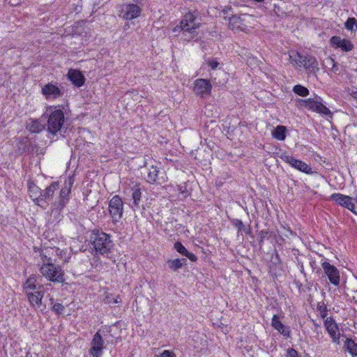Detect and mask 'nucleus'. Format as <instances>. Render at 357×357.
Here are the masks:
<instances>
[{
	"label": "nucleus",
	"mask_w": 357,
	"mask_h": 357,
	"mask_svg": "<svg viewBox=\"0 0 357 357\" xmlns=\"http://www.w3.org/2000/svg\"><path fill=\"white\" fill-rule=\"evenodd\" d=\"M318 310L319 311V313H320V317L323 319H325L327 316V308H326V306L323 305H319L318 307Z\"/></svg>",
	"instance_id": "obj_41"
},
{
	"label": "nucleus",
	"mask_w": 357,
	"mask_h": 357,
	"mask_svg": "<svg viewBox=\"0 0 357 357\" xmlns=\"http://www.w3.org/2000/svg\"><path fill=\"white\" fill-rule=\"evenodd\" d=\"M344 347L348 352L354 357L357 356V343L352 339H347L344 343Z\"/></svg>",
	"instance_id": "obj_31"
},
{
	"label": "nucleus",
	"mask_w": 357,
	"mask_h": 357,
	"mask_svg": "<svg viewBox=\"0 0 357 357\" xmlns=\"http://www.w3.org/2000/svg\"><path fill=\"white\" fill-rule=\"evenodd\" d=\"M231 10V6H225V8L222 10V13L224 15L228 14Z\"/></svg>",
	"instance_id": "obj_46"
},
{
	"label": "nucleus",
	"mask_w": 357,
	"mask_h": 357,
	"mask_svg": "<svg viewBox=\"0 0 357 357\" xmlns=\"http://www.w3.org/2000/svg\"><path fill=\"white\" fill-rule=\"evenodd\" d=\"M109 213L112 222L116 224L119 222L123 214V202L119 195H114L109 202Z\"/></svg>",
	"instance_id": "obj_9"
},
{
	"label": "nucleus",
	"mask_w": 357,
	"mask_h": 357,
	"mask_svg": "<svg viewBox=\"0 0 357 357\" xmlns=\"http://www.w3.org/2000/svg\"><path fill=\"white\" fill-rule=\"evenodd\" d=\"M298 264L299 265V268H300V271L301 273H304V266H303V262L300 261L298 259Z\"/></svg>",
	"instance_id": "obj_48"
},
{
	"label": "nucleus",
	"mask_w": 357,
	"mask_h": 357,
	"mask_svg": "<svg viewBox=\"0 0 357 357\" xmlns=\"http://www.w3.org/2000/svg\"><path fill=\"white\" fill-rule=\"evenodd\" d=\"M240 17L233 15L231 17H229V28L230 29L234 30L236 28H238V24L239 23Z\"/></svg>",
	"instance_id": "obj_36"
},
{
	"label": "nucleus",
	"mask_w": 357,
	"mask_h": 357,
	"mask_svg": "<svg viewBox=\"0 0 357 357\" xmlns=\"http://www.w3.org/2000/svg\"><path fill=\"white\" fill-rule=\"evenodd\" d=\"M325 66L326 68H327L328 70H330V68L332 67V64H327L326 62H325Z\"/></svg>",
	"instance_id": "obj_49"
},
{
	"label": "nucleus",
	"mask_w": 357,
	"mask_h": 357,
	"mask_svg": "<svg viewBox=\"0 0 357 357\" xmlns=\"http://www.w3.org/2000/svg\"><path fill=\"white\" fill-rule=\"evenodd\" d=\"M89 241L96 252L106 256L112 252L114 243L109 234L99 229H93L91 231Z\"/></svg>",
	"instance_id": "obj_3"
},
{
	"label": "nucleus",
	"mask_w": 357,
	"mask_h": 357,
	"mask_svg": "<svg viewBox=\"0 0 357 357\" xmlns=\"http://www.w3.org/2000/svg\"><path fill=\"white\" fill-rule=\"evenodd\" d=\"M68 78L77 87L82 86L85 82L84 76L77 70L70 69L68 73Z\"/></svg>",
	"instance_id": "obj_22"
},
{
	"label": "nucleus",
	"mask_w": 357,
	"mask_h": 357,
	"mask_svg": "<svg viewBox=\"0 0 357 357\" xmlns=\"http://www.w3.org/2000/svg\"><path fill=\"white\" fill-rule=\"evenodd\" d=\"M286 357H301L298 352L294 348H288L286 350Z\"/></svg>",
	"instance_id": "obj_40"
},
{
	"label": "nucleus",
	"mask_w": 357,
	"mask_h": 357,
	"mask_svg": "<svg viewBox=\"0 0 357 357\" xmlns=\"http://www.w3.org/2000/svg\"><path fill=\"white\" fill-rule=\"evenodd\" d=\"M287 128L284 126H278L273 131V137L280 141H284L286 138Z\"/></svg>",
	"instance_id": "obj_29"
},
{
	"label": "nucleus",
	"mask_w": 357,
	"mask_h": 357,
	"mask_svg": "<svg viewBox=\"0 0 357 357\" xmlns=\"http://www.w3.org/2000/svg\"><path fill=\"white\" fill-rule=\"evenodd\" d=\"M29 192L33 202L38 205L41 196V190L33 183H29Z\"/></svg>",
	"instance_id": "obj_27"
},
{
	"label": "nucleus",
	"mask_w": 357,
	"mask_h": 357,
	"mask_svg": "<svg viewBox=\"0 0 357 357\" xmlns=\"http://www.w3.org/2000/svg\"><path fill=\"white\" fill-rule=\"evenodd\" d=\"M26 128L31 132L38 133L45 129V125L38 119H30L26 123Z\"/></svg>",
	"instance_id": "obj_25"
},
{
	"label": "nucleus",
	"mask_w": 357,
	"mask_h": 357,
	"mask_svg": "<svg viewBox=\"0 0 357 357\" xmlns=\"http://www.w3.org/2000/svg\"><path fill=\"white\" fill-rule=\"evenodd\" d=\"M159 167L151 165L150 167H146V176L145 179L149 183H159Z\"/></svg>",
	"instance_id": "obj_23"
},
{
	"label": "nucleus",
	"mask_w": 357,
	"mask_h": 357,
	"mask_svg": "<svg viewBox=\"0 0 357 357\" xmlns=\"http://www.w3.org/2000/svg\"><path fill=\"white\" fill-rule=\"evenodd\" d=\"M309 100H310V98L305 99V100L298 98L296 100V105L298 107L307 109L308 103H309Z\"/></svg>",
	"instance_id": "obj_39"
},
{
	"label": "nucleus",
	"mask_w": 357,
	"mask_h": 357,
	"mask_svg": "<svg viewBox=\"0 0 357 357\" xmlns=\"http://www.w3.org/2000/svg\"><path fill=\"white\" fill-rule=\"evenodd\" d=\"M307 109L308 110L317 112L321 115L332 117L331 110L321 103V99L319 97L310 98Z\"/></svg>",
	"instance_id": "obj_16"
},
{
	"label": "nucleus",
	"mask_w": 357,
	"mask_h": 357,
	"mask_svg": "<svg viewBox=\"0 0 357 357\" xmlns=\"http://www.w3.org/2000/svg\"><path fill=\"white\" fill-rule=\"evenodd\" d=\"M48 112L47 130L50 134L55 135L63 128L65 122L64 113L63 110L53 107H50Z\"/></svg>",
	"instance_id": "obj_5"
},
{
	"label": "nucleus",
	"mask_w": 357,
	"mask_h": 357,
	"mask_svg": "<svg viewBox=\"0 0 357 357\" xmlns=\"http://www.w3.org/2000/svg\"><path fill=\"white\" fill-rule=\"evenodd\" d=\"M116 8L119 17L128 21L139 17L142 11V7L134 3H123L119 5Z\"/></svg>",
	"instance_id": "obj_7"
},
{
	"label": "nucleus",
	"mask_w": 357,
	"mask_h": 357,
	"mask_svg": "<svg viewBox=\"0 0 357 357\" xmlns=\"http://www.w3.org/2000/svg\"><path fill=\"white\" fill-rule=\"evenodd\" d=\"M326 63L327 64H332V67L330 68V70L333 73L337 74L339 71L338 63L331 57H328L326 59Z\"/></svg>",
	"instance_id": "obj_37"
},
{
	"label": "nucleus",
	"mask_w": 357,
	"mask_h": 357,
	"mask_svg": "<svg viewBox=\"0 0 357 357\" xmlns=\"http://www.w3.org/2000/svg\"><path fill=\"white\" fill-rule=\"evenodd\" d=\"M329 42L332 47L340 49L342 52H351L354 48V45L350 40L337 36L331 37Z\"/></svg>",
	"instance_id": "obj_17"
},
{
	"label": "nucleus",
	"mask_w": 357,
	"mask_h": 357,
	"mask_svg": "<svg viewBox=\"0 0 357 357\" xmlns=\"http://www.w3.org/2000/svg\"><path fill=\"white\" fill-rule=\"evenodd\" d=\"M179 191H180L181 193H184V192H185V191L183 190V189H182V188H181V187L180 188Z\"/></svg>",
	"instance_id": "obj_50"
},
{
	"label": "nucleus",
	"mask_w": 357,
	"mask_h": 357,
	"mask_svg": "<svg viewBox=\"0 0 357 357\" xmlns=\"http://www.w3.org/2000/svg\"><path fill=\"white\" fill-rule=\"evenodd\" d=\"M324 325L331 338L332 342L340 344V333L335 320L333 317H327L324 321Z\"/></svg>",
	"instance_id": "obj_13"
},
{
	"label": "nucleus",
	"mask_w": 357,
	"mask_h": 357,
	"mask_svg": "<svg viewBox=\"0 0 357 357\" xmlns=\"http://www.w3.org/2000/svg\"><path fill=\"white\" fill-rule=\"evenodd\" d=\"M269 236L270 231L268 230H261L258 233L257 240L260 248L263 246L264 239L268 238Z\"/></svg>",
	"instance_id": "obj_35"
},
{
	"label": "nucleus",
	"mask_w": 357,
	"mask_h": 357,
	"mask_svg": "<svg viewBox=\"0 0 357 357\" xmlns=\"http://www.w3.org/2000/svg\"><path fill=\"white\" fill-rule=\"evenodd\" d=\"M50 301L51 302V304L52 305V310L58 314H61L64 310V306L59 303H54L53 298H50Z\"/></svg>",
	"instance_id": "obj_34"
},
{
	"label": "nucleus",
	"mask_w": 357,
	"mask_h": 357,
	"mask_svg": "<svg viewBox=\"0 0 357 357\" xmlns=\"http://www.w3.org/2000/svg\"><path fill=\"white\" fill-rule=\"evenodd\" d=\"M173 32L176 33V32H180V31H183V26H182V24L180 23V25H177L176 26L174 29H173ZM183 38H185V37L183 36Z\"/></svg>",
	"instance_id": "obj_45"
},
{
	"label": "nucleus",
	"mask_w": 357,
	"mask_h": 357,
	"mask_svg": "<svg viewBox=\"0 0 357 357\" xmlns=\"http://www.w3.org/2000/svg\"><path fill=\"white\" fill-rule=\"evenodd\" d=\"M41 92L47 100H54L63 95L61 89L52 83L44 85L42 87Z\"/></svg>",
	"instance_id": "obj_19"
},
{
	"label": "nucleus",
	"mask_w": 357,
	"mask_h": 357,
	"mask_svg": "<svg viewBox=\"0 0 357 357\" xmlns=\"http://www.w3.org/2000/svg\"><path fill=\"white\" fill-rule=\"evenodd\" d=\"M208 65L211 69L215 70L219 66V62L216 59H212L208 61Z\"/></svg>",
	"instance_id": "obj_43"
},
{
	"label": "nucleus",
	"mask_w": 357,
	"mask_h": 357,
	"mask_svg": "<svg viewBox=\"0 0 357 357\" xmlns=\"http://www.w3.org/2000/svg\"><path fill=\"white\" fill-rule=\"evenodd\" d=\"M293 91L301 97H306L310 93L309 90L305 86L301 84L295 85L293 88Z\"/></svg>",
	"instance_id": "obj_32"
},
{
	"label": "nucleus",
	"mask_w": 357,
	"mask_h": 357,
	"mask_svg": "<svg viewBox=\"0 0 357 357\" xmlns=\"http://www.w3.org/2000/svg\"><path fill=\"white\" fill-rule=\"evenodd\" d=\"M231 224L235 227L238 229L237 231V236H239L240 235L243 234V232H244L247 235L251 234V228L250 226H245L243 225V222L239 219H233L231 220Z\"/></svg>",
	"instance_id": "obj_26"
},
{
	"label": "nucleus",
	"mask_w": 357,
	"mask_h": 357,
	"mask_svg": "<svg viewBox=\"0 0 357 357\" xmlns=\"http://www.w3.org/2000/svg\"><path fill=\"white\" fill-rule=\"evenodd\" d=\"M157 357H176V356L172 351L165 350Z\"/></svg>",
	"instance_id": "obj_42"
},
{
	"label": "nucleus",
	"mask_w": 357,
	"mask_h": 357,
	"mask_svg": "<svg viewBox=\"0 0 357 357\" xmlns=\"http://www.w3.org/2000/svg\"><path fill=\"white\" fill-rule=\"evenodd\" d=\"M199 16L197 10L186 13L181 21L183 29L184 40L189 41L194 38V33L199 29L200 23L196 22Z\"/></svg>",
	"instance_id": "obj_6"
},
{
	"label": "nucleus",
	"mask_w": 357,
	"mask_h": 357,
	"mask_svg": "<svg viewBox=\"0 0 357 357\" xmlns=\"http://www.w3.org/2000/svg\"><path fill=\"white\" fill-rule=\"evenodd\" d=\"M280 158L286 163H288L291 167L306 174H313L314 172L310 165H307L301 160L296 159L294 156L289 155L287 152H283L280 155Z\"/></svg>",
	"instance_id": "obj_10"
},
{
	"label": "nucleus",
	"mask_w": 357,
	"mask_h": 357,
	"mask_svg": "<svg viewBox=\"0 0 357 357\" xmlns=\"http://www.w3.org/2000/svg\"><path fill=\"white\" fill-rule=\"evenodd\" d=\"M235 5H236V6H241V2H235Z\"/></svg>",
	"instance_id": "obj_51"
},
{
	"label": "nucleus",
	"mask_w": 357,
	"mask_h": 357,
	"mask_svg": "<svg viewBox=\"0 0 357 357\" xmlns=\"http://www.w3.org/2000/svg\"><path fill=\"white\" fill-rule=\"evenodd\" d=\"M185 257L188 258L191 261H196L197 260V256L192 252H190L188 251V253L185 254Z\"/></svg>",
	"instance_id": "obj_44"
},
{
	"label": "nucleus",
	"mask_w": 357,
	"mask_h": 357,
	"mask_svg": "<svg viewBox=\"0 0 357 357\" xmlns=\"http://www.w3.org/2000/svg\"><path fill=\"white\" fill-rule=\"evenodd\" d=\"M212 84L210 80L206 79H197L194 82L193 91L195 94L204 97L211 93Z\"/></svg>",
	"instance_id": "obj_15"
},
{
	"label": "nucleus",
	"mask_w": 357,
	"mask_h": 357,
	"mask_svg": "<svg viewBox=\"0 0 357 357\" xmlns=\"http://www.w3.org/2000/svg\"><path fill=\"white\" fill-rule=\"evenodd\" d=\"M58 188L59 183L57 182H53L43 191H42L38 206L43 208H46L48 205L47 201L52 198L55 191L58 189Z\"/></svg>",
	"instance_id": "obj_18"
},
{
	"label": "nucleus",
	"mask_w": 357,
	"mask_h": 357,
	"mask_svg": "<svg viewBox=\"0 0 357 357\" xmlns=\"http://www.w3.org/2000/svg\"><path fill=\"white\" fill-rule=\"evenodd\" d=\"M271 326L284 337L289 338L291 337L290 328L283 324L277 314H274L273 316L271 319Z\"/></svg>",
	"instance_id": "obj_20"
},
{
	"label": "nucleus",
	"mask_w": 357,
	"mask_h": 357,
	"mask_svg": "<svg viewBox=\"0 0 357 357\" xmlns=\"http://www.w3.org/2000/svg\"><path fill=\"white\" fill-rule=\"evenodd\" d=\"M324 274L327 276L330 282L334 286L337 287L340 284V275L339 270L333 264L327 261L321 263Z\"/></svg>",
	"instance_id": "obj_12"
},
{
	"label": "nucleus",
	"mask_w": 357,
	"mask_h": 357,
	"mask_svg": "<svg viewBox=\"0 0 357 357\" xmlns=\"http://www.w3.org/2000/svg\"><path fill=\"white\" fill-rule=\"evenodd\" d=\"M185 263V259H175L167 261L169 268L173 271H177L178 269L181 268Z\"/></svg>",
	"instance_id": "obj_30"
},
{
	"label": "nucleus",
	"mask_w": 357,
	"mask_h": 357,
	"mask_svg": "<svg viewBox=\"0 0 357 357\" xmlns=\"http://www.w3.org/2000/svg\"><path fill=\"white\" fill-rule=\"evenodd\" d=\"M314 331L317 333L316 338L320 344H323L324 348L322 349V351H329L331 349V344L328 342V339L324 338L320 326L316 322H314Z\"/></svg>",
	"instance_id": "obj_24"
},
{
	"label": "nucleus",
	"mask_w": 357,
	"mask_h": 357,
	"mask_svg": "<svg viewBox=\"0 0 357 357\" xmlns=\"http://www.w3.org/2000/svg\"><path fill=\"white\" fill-rule=\"evenodd\" d=\"M174 248L178 253H180L183 256H185V254L188 253V250L179 241H177L174 243Z\"/></svg>",
	"instance_id": "obj_38"
},
{
	"label": "nucleus",
	"mask_w": 357,
	"mask_h": 357,
	"mask_svg": "<svg viewBox=\"0 0 357 357\" xmlns=\"http://www.w3.org/2000/svg\"><path fill=\"white\" fill-rule=\"evenodd\" d=\"M31 143L28 138H23L19 141L17 147V152L22 155L29 153L31 151Z\"/></svg>",
	"instance_id": "obj_28"
},
{
	"label": "nucleus",
	"mask_w": 357,
	"mask_h": 357,
	"mask_svg": "<svg viewBox=\"0 0 357 357\" xmlns=\"http://www.w3.org/2000/svg\"><path fill=\"white\" fill-rule=\"evenodd\" d=\"M70 187H64L60 190L59 199L54 202L50 208L51 215L56 220H60L61 213L69 201Z\"/></svg>",
	"instance_id": "obj_8"
},
{
	"label": "nucleus",
	"mask_w": 357,
	"mask_h": 357,
	"mask_svg": "<svg viewBox=\"0 0 357 357\" xmlns=\"http://www.w3.org/2000/svg\"><path fill=\"white\" fill-rule=\"evenodd\" d=\"M289 61L296 68H304L308 73H316L319 70L317 59L312 55H303L297 52L289 54Z\"/></svg>",
	"instance_id": "obj_4"
},
{
	"label": "nucleus",
	"mask_w": 357,
	"mask_h": 357,
	"mask_svg": "<svg viewBox=\"0 0 357 357\" xmlns=\"http://www.w3.org/2000/svg\"><path fill=\"white\" fill-rule=\"evenodd\" d=\"M38 278L34 274L29 275L22 285V291L31 307L37 309L43 306L45 309L46 305L42 302L45 294L44 287L38 282Z\"/></svg>",
	"instance_id": "obj_2"
},
{
	"label": "nucleus",
	"mask_w": 357,
	"mask_h": 357,
	"mask_svg": "<svg viewBox=\"0 0 357 357\" xmlns=\"http://www.w3.org/2000/svg\"><path fill=\"white\" fill-rule=\"evenodd\" d=\"M330 199L340 206L347 208L352 213L357 214V212L355 211L356 206L353 202L351 197L341 193H333L331 195Z\"/></svg>",
	"instance_id": "obj_14"
},
{
	"label": "nucleus",
	"mask_w": 357,
	"mask_h": 357,
	"mask_svg": "<svg viewBox=\"0 0 357 357\" xmlns=\"http://www.w3.org/2000/svg\"><path fill=\"white\" fill-rule=\"evenodd\" d=\"M90 345L91 347L89 351V354L93 357H101L103 354V350L105 348V342L100 333V331H98L94 334Z\"/></svg>",
	"instance_id": "obj_11"
},
{
	"label": "nucleus",
	"mask_w": 357,
	"mask_h": 357,
	"mask_svg": "<svg viewBox=\"0 0 357 357\" xmlns=\"http://www.w3.org/2000/svg\"><path fill=\"white\" fill-rule=\"evenodd\" d=\"M344 27L350 31L357 30V20L355 17H349L344 23Z\"/></svg>",
	"instance_id": "obj_33"
},
{
	"label": "nucleus",
	"mask_w": 357,
	"mask_h": 357,
	"mask_svg": "<svg viewBox=\"0 0 357 357\" xmlns=\"http://www.w3.org/2000/svg\"><path fill=\"white\" fill-rule=\"evenodd\" d=\"M37 266L39 267L40 274L47 280L54 283H62L65 281L64 271L62 267L53 263V259L43 251L39 252Z\"/></svg>",
	"instance_id": "obj_1"
},
{
	"label": "nucleus",
	"mask_w": 357,
	"mask_h": 357,
	"mask_svg": "<svg viewBox=\"0 0 357 357\" xmlns=\"http://www.w3.org/2000/svg\"><path fill=\"white\" fill-rule=\"evenodd\" d=\"M129 193H130L132 199V204H130V207L135 211L139 208L142 195V190L137 185H135L133 188H130Z\"/></svg>",
	"instance_id": "obj_21"
},
{
	"label": "nucleus",
	"mask_w": 357,
	"mask_h": 357,
	"mask_svg": "<svg viewBox=\"0 0 357 357\" xmlns=\"http://www.w3.org/2000/svg\"><path fill=\"white\" fill-rule=\"evenodd\" d=\"M310 265L312 269H314L317 266L316 261L315 259L311 258L310 260Z\"/></svg>",
	"instance_id": "obj_47"
}]
</instances>
